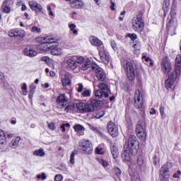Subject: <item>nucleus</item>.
Wrapping results in <instances>:
<instances>
[{
    "instance_id": "f257e3e1",
    "label": "nucleus",
    "mask_w": 181,
    "mask_h": 181,
    "mask_svg": "<svg viewBox=\"0 0 181 181\" xmlns=\"http://www.w3.org/2000/svg\"><path fill=\"white\" fill-rule=\"evenodd\" d=\"M124 151L122 153V158L123 162H129L131 155H136L139 151V141L135 135L131 134L129 136L127 141L125 142L124 146Z\"/></svg>"
},
{
    "instance_id": "f03ea898",
    "label": "nucleus",
    "mask_w": 181,
    "mask_h": 181,
    "mask_svg": "<svg viewBox=\"0 0 181 181\" xmlns=\"http://www.w3.org/2000/svg\"><path fill=\"white\" fill-rule=\"evenodd\" d=\"M177 13V3L173 1L170 11V18H168V22L167 23L166 28L168 33L173 36L176 35V29L177 28V19L176 18V15Z\"/></svg>"
},
{
    "instance_id": "7ed1b4c3",
    "label": "nucleus",
    "mask_w": 181,
    "mask_h": 181,
    "mask_svg": "<svg viewBox=\"0 0 181 181\" xmlns=\"http://www.w3.org/2000/svg\"><path fill=\"white\" fill-rule=\"evenodd\" d=\"M122 66L126 71L127 78L130 81V85L134 86V81H135V76L136 73V66L130 62H127L126 64L122 65Z\"/></svg>"
},
{
    "instance_id": "20e7f679",
    "label": "nucleus",
    "mask_w": 181,
    "mask_h": 181,
    "mask_svg": "<svg viewBox=\"0 0 181 181\" xmlns=\"http://www.w3.org/2000/svg\"><path fill=\"white\" fill-rule=\"evenodd\" d=\"M43 40L42 42L37 45V49L40 50V52H49L52 47V45H53L54 42H57L59 39L52 35H47L44 37Z\"/></svg>"
},
{
    "instance_id": "39448f33",
    "label": "nucleus",
    "mask_w": 181,
    "mask_h": 181,
    "mask_svg": "<svg viewBox=\"0 0 181 181\" xmlns=\"http://www.w3.org/2000/svg\"><path fill=\"white\" fill-rule=\"evenodd\" d=\"M99 90H97L95 92V96L98 98L99 99L103 98V97H105V98H108L110 97V92L111 91L110 90V88L108 87V84L105 83H101L98 85Z\"/></svg>"
},
{
    "instance_id": "423d86ee",
    "label": "nucleus",
    "mask_w": 181,
    "mask_h": 181,
    "mask_svg": "<svg viewBox=\"0 0 181 181\" xmlns=\"http://www.w3.org/2000/svg\"><path fill=\"white\" fill-rule=\"evenodd\" d=\"M79 149L84 155H91L93 153V144L88 139L81 140L79 141Z\"/></svg>"
},
{
    "instance_id": "0eeeda50",
    "label": "nucleus",
    "mask_w": 181,
    "mask_h": 181,
    "mask_svg": "<svg viewBox=\"0 0 181 181\" xmlns=\"http://www.w3.org/2000/svg\"><path fill=\"white\" fill-rule=\"evenodd\" d=\"M132 26L139 33L144 30V22H142V16L139 14L136 19L133 20Z\"/></svg>"
},
{
    "instance_id": "6e6552de",
    "label": "nucleus",
    "mask_w": 181,
    "mask_h": 181,
    "mask_svg": "<svg viewBox=\"0 0 181 181\" xmlns=\"http://www.w3.org/2000/svg\"><path fill=\"white\" fill-rule=\"evenodd\" d=\"M93 71L95 73V77L98 78L99 81H104L105 78H107V76L105 75V72L103 70V68L100 67L98 65H93L92 66Z\"/></svg>"
},
{
    "instance_id": "1a4fd4ad",
    "label": "nucleus",
    "mask_w": 181,
    "mask_h": 181,
    "mask_svg": "<svg viewBox=\"0 0 181 181\" xmlns=\"http://www.w3.org/2000/svg\"><path fill=\"white\" fill-rule=\"evenodd\" d=\"M181 74H177L175 71L171 72L170 74L168 76V78L165 81V88H171L172 86L175 83V81H176V79L177 77L180 76Z\"/></svg>"
},
{
    "instance_id": "9d476101",
    "label": "nucleus",
    "mask_w": 181,
    "mask_h": 181,
    "mask_svg": "<svg viewBox=\"0 0 181 181\" xmlns=\"http://www.w3.org/2000/svg\"><path fill=\"white\" fill-rule=\"evenodd\" d=\"M69 103V98L66 96V94H60L56 99L57 108L62 110Z\"/></svg>"
},
{
    "instance_id": "9b49d317",
    "label": "nucleus",
    "mask_w": 181,
    "mask_h": 181,
    "mask_svg": "<svg viewBox=\"0 0 181 181\" xmlns=\"http://www.w3.org/2000/svg\"><path fill=\"white\" fill-rule=\"evenodd\" d=\"M142 105H144L142 93L139 89H136L134 93V107L136 108H142Z\"/></svg>"
},
{
    "instance_id": "f8f14e48",
    "label": "nucleus",
    "mask_w": 181,
    "mask_h": 181,
    "mask_svg": "<svg viewBox=\"0 0 181 181\" xmlns=\"http://www.w3.org/2000/svg\"><path fill=\"white\" fill-rule=\"evenodd\" d=\"M76 107L83 112H93L95 110L91 103H79L76 104Z\"/></svg>"
},
{
    "instance_id": "ddd939ff",
    "label": "nucleus",
    "mask_w": 181,
    "mask_h": 181,
    "mask_svg": "<svg viewBox=\"0 0 181 181\" xmlns=\"http://www.w3.org/2000/svg\"><path fill=\"white\" fill-rule=\"evenodd\" d=\"M161 70L165 74H169L172 71V64L168 58L163 59L161 62Z\"/></svg>"
},
{
    "instance_id": "4468645a",
    "label": "nucleus",
    "mask_w": 181,
    "mask_h": 181,
    "mask_svg": "<svg viewBox=\"0 0 181 181\" xmlns=\"http://www.w3.org/2000/svg\"><path fill=\"white\" fill-rule=\"evenodd\" d=\"M8 36L10 37H24L26 36V33L23 30H19V28H14L9 31Z\"/></svg>"
},
{
    "instance_id": "2eb2a0df",
    "label": "nucleus",
    "mask_w": 181,
    "mask_h": 181,
    "mask_svg": "<svg viewBox=\"0 0 181 181\" xmlns=\"http://www.w3.org/2000/svg\"><path fill=\"white\" fill-rule=\"evenodd\" d=\"M107 131L110 135L113 138L115 136H118V129L115 127V124L114 122L110 121L107 125Z\"/></svg>"
},
{
    "instance_id": "dca6fc26",
    "label": "nucleus",
    "mask_w": 181,
    "mask_h": 181,
    "mask_svg": "<svg viewBox=\"0 0 181 181\" xmlns=\"http://www.w3.org/2000/svg\"><path fill=\"white\" fill-rule=\"evenodd\" d=\"M134 169H139L141 172H145L146 169V165L145 164V158L144 156L140 155L137 158V165Z\"/></svg>"
},
{
    "instance_id": "f3484780",
    "label": "nucleus",
    "mask_w": 181,
    "mask_h": 181,
    "mask_svg": "<svg viewBox=\"0 0 181 181\" xmlns=\"http://www.w3.org/2000/svg\"><path fill=\"white\" fill-rule=\"evenodd\" d=\"M49 50L53 56H60L62 54V48L59 47V42L57 41L53 42Z\"/></svg>"
},
{
    "instance_id": "a211bd4d",
    "label": "nucleus",
    "mask_w": 181,
    "mask_h": 181,
    "mask_svg": "<svg viewBox=\"0 0 181 181\" xmlns=\"http://www.w3.org/2000/svg\"><path fill=\"white\" fill-rule=\"evenodd\" d=\"M76 60V56H72L67 59V66L69 69H71V70H76V69H77V67L78 66Z\"/></svg>"
},
{
    "instance_id": "6ab92c4d",
    "label": "nucleus",
    "mask_w": 181,
    "mask_h": 181,
    "mask_svg": "<svg viewBox=\"0 0 181 181\" xmlns=\"http://www.w3.org/2000/svg\"><path fill=\"white\" fill-rule=\"evenodd\" d=\"M170 163H166L163 165H162L160 170V175L162 177H166V176L169 175V169H170Z\"/></svg>"
},
{
    "instance_id": "aec40b11",
    "label": "nucleus",
    "mask_w": 181,
    "mask_h": 181,
    "mask_svg": "<svg viewBox=\"0 0 181 181\" xmlns=\"http://www.w3.org/2000/svg\"><path fill=\"white\" fill-rule=\"evenodd\" d=\"M70 6L72 9H83L84 6V2L81 0H72L70 2Z\"/></svg>"
},
{
    "instance_id": "412c9836",
    "label": "nucleus",
    "mask_w": 181,
    "mask_h": 181,
    "mask_svg": "<svg viewBox=\"0 0 181 181\" xmlns=\"http://www.w3.org/2000/svg\"><path fill=\"white\" fill-rule=\"evenodd\" d=\"M99 56L105 64H108V63H110V54L105 52V50H100Z\"/></svg>"
},
{
    "instance_id": "4be33fe9",
    "label": "nucleus",
    "mask_w": 181,
    "mask_h": 181,
    "mask_svg": "<svg viewBox=\"0 0 181 181\" xmlns=\"http://www.w3.org/2000/svg\"><path fill=\"white\" fill-rule=\"evenodd\" d=\"M93 66H97V64H93V62L90 59H86L81 66V70L86 71V70H88L90 68L93 70Z\"/></svg>"
},
{
    "instance_id": "5701e85b",
    "label": "nucleus",
    "mask_w": 181,
    "mask_h": 181,
    "mask_svg": "<svg viewBox=\"0 0 181 181\" xmlns=\"http://www.w3.org/2000/svg\"><path fill=\"white\" fill-rule=\"evenodd\" d=\"M177 74H181V55H177L175 58V71Z\"/></svg>"
},
{
    "instance_id": "b1692460",
    "label": "nucleus",
    "mask_w": 181,
    "mask_h": 181,
    "mask_svg": "<svg viewBox=\"0 0 181 181\" xmlns=\"http://www.w3.org/2000/svg\"><path fill=\"white\" fill-rule=\"evenodd\" d=\"M29 6L32 11H39V12H42L43 7H42V5L39 4L36 1H30L29 2Z\"/></svg>"
},
{
    "instance_id": "393cba45",
    "label": "nucleus",
    "mask_w": 181,
    "mask_h": 181,
    "mask_svg": "<svg viewBox=\"0 0 181 181\" xmlns=\"http://www.w3.org/2000/svg\"><path fill=\"white\" fill-rule=\"evenodd\" d=\"M6 146V137L5 136V132L0 129V149H4Z\"/></svg>"
},
{
    "instance_id": "a878e982",
    "label": "nucleus",
    "mask_w": 181,
    "mask_h": 181,
    "mask_svg": "<svg viewBox=\"0 0 181 181\" xmlns=\"http://www.w3.org/2000/svg\"><path fill=\"white\" fill-rule=\"evenodd\" d=\"M24 54L28 57H35V56H37V52L28 47L24 49Z\"/></svg>"
},
{
    "instance_id": "bb28decb",
    "label": "nucleus",
    "mask_w": 181,
    "mask_h": 181,
    "mask_svg": "<svg viewBox=\"0 0 181 181\" xmlns=\"http://www.w3.org/2000/svg\"><path fill=\"white\" fill-rule=\"evenodd\" d=\"M125 119L127 125L132 127V118H131V113L129 112V107H126L125 110Z\"/></svg>"
},
{
    "instance_id": "cd10ccee",
    "label": "nucleus",
    "mask_w": 181,
    "mask_h": 181,
    "mask_svg": "<svg viewBox=\"0 0 181 181\" xmlns=\"http://www.w3.org/2000/svg\"><path fill=\"white\" fill-rule=\"evenodd\" d=\"M110 151L114 159H117L119 153L118 152V148L115 144L112 143L110 144Z\"/></svg>"
},
{
    "instance_id": "c85d7f7f",
    "label": "nucleus",
    "mask_w": 181,
    "mask_h": 181,
    "mask_svg": "<svg viewBox=\"0 0 181 181\" xmlns=\"http://www.w3.org/2000/svg\"><path fill=\"white\" fill-rule=\"evenodd\" d=\"M90 42L92 46H101L103 45V41L94 36L90 37Z\"/></svg>"
},
{
    "instance_id": "c756f323",
    "label": "nucleus",
    "mask_w": 181,
    "mask_h": 181,
    "mask_svg": "<svg viewBox=\"0 0 181 181\" xmlns=\"http://www.w3.org/2000/svg\"><path fill=\"white\" fill-rule=\"evenodd\" d=\"M90 104H92L93 109L95 110V108H100V107H103V101L98 100L97 99H93L90 101Z\"/></svg>"
},
{
    "instance_id": "7c9ffc66",
    "label": "nucleus",
    "mask_w": 181,
    "mask_h": 181,
    "mask_svg": "<svg viewBox=\"0 0 181 181\" xmlns=\"http://www.w3.org/2000/svg\"><path fill=\"white\" fill-rule=\"evenodd\" d=\"M19 141H21V137H16V139H13L9 144L10 148H12V149L18 148L19 145Z\"/></svg>"
},
{
    "instance_id": "2f4dec72",
    "label": "nucleus",
    "mask_w": 181,
    "mask_h": 181,
    "mask_svg": "<svg viewBox=\"0 0 181 181\" xmlns=\"http://www.w3.org/2000/svg\"><path fill=\"white\" fill-rule=\"evenodd\" d=\"M169 6H170L169 0H164L163 2V10L164 11V14L169 12Z\"/></svg>"
},
{
    "instance_id": "473e14b6",
    "label": "nucleus",
    "mask_w": 181,
    "mask_h": 181,
    "mask_svg": "<svg viewBox=\"0 0 181 181\" xmlns=\"http://www.w3.org/2000/svg\"><path fill=\"white\" fill-rule=\"evenodd\" d=\"M8 1H9V0H5L3 2L2 6H1L3 11L5 13H9V12H11V7L8 6V5H7Z\"/></svg>"
},
{
    "instance_id": "72a5a7b5",
    "label": "nucleus",
    "mask_w": 181,
    "mask_h": 181,
    "mask_svg": "<svg viewBox=\"0 0 181 181\" xmlns=\"http://www.w3.org/2000/svg\"><path fill=\"white\" fill-rule=\"evenodd\" d=\"M30 90L28 93V98H33V94H35V90H36V86L35 84H32L29 87Z\"/></svg>"
},
{
    "instance_id": "f704fd0d",
    "label": "nucleus",
    "mask_w": 181,
    "mask_h": 181,
    "mask_svg": "<svg viewBox=\"0 0 181 181\" xmlns=\"http://www.w3.org/2000/svg\"><path fill=\"white\" fill-rule=\"evenodd\" d=\"M33 155L35 156H40V157L45 156V150H43V148H40L38 150H35L33 152Z\"/></svg>"
},
{
    "instance_id": "c9c22d12",
    "label": "nucleus",
    "mask_w": 181,
    "mask_h": 181,
    "mask_svg": "<svg viewBox=\"0 0 181 181\" xmlns=\"http://www.w3.org/2000/svg\"><path fill=\"white\" fill-rule=\"evenodd\" d=\"M76 109V105H68L65 109L64 111L65 112H73V111H74V110Z\"/></svg>"
},
{
    "instance_id": "e433bc0d",
    "label": "nucleus",
    "mask_w": 181,
    "mask_h": 181,
    "mask_svg": "<svg viewBox=\"0 0 181 181\" xmlns=\"http://www.w3.org/2000/svg\"><path fill=\"white\" fill-rule=\"evenodd\" d=\"M137 136L139 139H141V141H146V132L144 131V132H139L137 134Z\"/></svg>"
},
{
    "instance_id": "4c0bfd02",
    "label": "nucleus",
    "mask_w": 181,
    "mask_h": 181,
    "mask_svg": "<svg viewBox=\"0 0 181 181\" xmlns=\"http://www.w3.org/2000/svg\"><path fill=\"white\" fill-rule=\"evenodd\" d=\"M69 28L71 32H73L74 35H78V31L76 29V26L74 23H71L69 25Z\"/></svg>"
},
{
    "instance_id": "58836bf2",
    "label": "nucleus",
    "mask_w": 181,
    "mask_h": 181,
    "mask_svg": "<svg viewBox=\"0 0 181 181\" xmlns=\"http://www.w3.org/2000/svg\"><path fill=\"white\" fill-rule=\"evenodd\" d=\"M96 160H98V162L102 165V166H103V168H107L108 166V162H107L106 160H105L103 158H96Z\"/></svg>"
},
{
    "instance_id": "ea45409f",
    "label": "nucleus",
    "mask_w": 181,
    "mask_h": 181,
    "mask_svg": "<svg viewBox=\"0 0 181 181\" xmlns=\"http://www.w3.org/2000/svg\"><path fill=\"white\" fill-rule=\"evenodd\" d=\"M145 132V130H144V126H142V124H138L136 127V134L138 135L139 134V132Z\"/></svg>"
},
{
    "instance_id": "a19ab883",
    "label": "nucleus",
    "mask_w": 181,
    "mask_h": 181,
    "mask_svg": "<svg viewBox=\"0 0 181 181\" xmlns=\"http://www.w3.org/2000/svg\"><path fill=\"white\" fill-rule=\"evenodd\" d=\"M132 181H141V177L138 173H134L132 175Z\"/></svg>"
},
{
    "instance_id": "79ce46f5",
    "label": "nucleus",
    "mask_w": 181,
    "mask_h": 181,
    "mask_svg": "<svg viewBox=\"0 0 181 181\" xmlns=\"http://www.w3.org/2000/svg\"><path fill=\"white\" fill-rule=\"evenodd\" d=\"M76 132H81V131H84V127L81 124H76L74 127Z\"/></svg>"
},
{
    "instance_id": "37998d69",
    "label": "nucleus",
    "mask_w": 181,
    "mask_h": 181,
    "mask_svg": "<svg viewBox=\"0 0 181 181\" xmlns=\"http://www.w3.org/2000/svg\"><path fill=\"white\" fill-rule=\"evenodd\" d=\"M126 37H129L131 39V40H132V42H134V40H136V39H138V35H136V34H135V33H128L126 35Z\"/></svg>"
},
{
    "instance_id": "c03bdc74",
    "label": "nucleus",
    "mask_w": 181,
    "mask_h": 181,
    "mask_svg": "<svg viewBox=\"0 0 181 181\" xmlns=\"http://www.w3.org/2000/svg\"><path fill=\"white\" fill-rule=\"evenodd\" d=\"M77 155V151H74L70 156V163H71V165H74V156Z\"/></svg>"
},
{
    "instance_id": "a18cd8bd",
    "label": "nucleus",
    "mask_w": 181,
    "mask_h": 181,
    "mask_svg": "<svg viewBox=\"0 0 181 181\" xmlns=\"http://www.w3.org/2000/svg\"><path fill=\"white\" fill-rule=\"evenodd\" d=\"M62 85L64 86V87H66L67 86H70V83H71L70 78H65L62 80Z\"/></svg>"
},
{
    "instance_id": "49530a36",
    "label": "nucleus",
    "mask_w": 181,
    "mask_h": 181,
    "mask_svg": "<svg viewBox=\"0 0 181 181\" xmlns=\"http://www.w3.org/2000/svg\"><path fill=\"white\" fill-rule=\"evenodd\" d=\"M76 64H82L86 61V59H84L83 57L76 56Z\"/></svg>"
},
{
    "instance_id": "de8ad7c7",
    "label": "nucleus",
    "mask_w": 181,
    "mask_h": 181,
    "mask_svg": "<svg viewBox=\"0 0 181 181\" xmlns=\"http://www.w3.org/2000/svg\"><path fill=\"white\" fill-rule=\"evenodd\" d=\"M31 32H33V33H40V32H42V29H40V28H37L36 25H34L31 28Z\"/></svg>"
},
{
    "instance_id": "09e8293b",
    "label": "nucleus",
    "mask_w": 181,
    "mask_h": 181,
    "mask_svg": "<svg viewBox=\"0 0 181 181\" xmlns=\"http://www.w3.org/2000/svg\"><path fill=\"white\" fill-rule=\"evenodd\" d=\"M91 95L90 90H85L82 92V97H90Z\"/></svg>"
},
{
    "instance_id": "8fccbe9b",
    "label": "nucleus",
    "mask_w": 181,
    "mask_h": 181,
    "mask_svg": "<svg viewBox=\"0 0 181 181\" xmlns=\"http://www.w3.org/2000/svg\"><path fill=\"white\" fill-rule=\"evenodd\" d=\"M114 172L117 177H121V170L119 169V168L115 167Z\"/></svg>"
},
{
    "instance_id": "3c124183",
    "label": "nucleus",
    "mask_w": 181,
    "mask_h": 181,
    "mask_svg": "<svg viewBox=\"0 0 181 181\" xmlns=\"http://www.w3.org/2000/svg\"><path fill=\"white\" fill-rule=\"evenodd\" d=\"M105 115V112L104 110H102L95 115V118L98 119L100 118H103V117H104Z\"/></svg>"
},
{
    "instance_id": "603ef678",
    "label": "nucleus",
    "mask_w": 181,
    "mask_h": 181,
    "mask_svg": "<svg viewBox=\"0 0 181 181\" xmlns=\"http://www.w3.org/2000/svg\"><path fill=\"white\" fill-rule=\"evenodd\" d=\"M88 126H89L90 129L91 131H93V132H95V134H100V131L95 127H94L91 124H88Z\"/></svg>"
},
{
    "instance_id": "864d4df0",
    "label": "nucleus",
    "mask_w": 181,
    "mask_h": 181,
    "mask_svg": "<svg viewBox=\"0 0 181 181\" xmlns=\"http://www.w3.org/2000/svg\"><path fill=\"white\" fill-rule=\"evenodd\" d=\"M22 90H23V95H28V86L26 83H23L22 86Z\"/></svg>"
},
{
    "instance_id": "5fc2aeb1",
    "label": "nucleus",
    "mask_w": 181,
    "mask_h": 181,
    "mask_svg": "<svg viewBox=\"0 0 181 181\" xmlns=\"http://www.w3.org/2000/svg\"><path fill=\"white\" fill-rule=\"evenodd\" d=\"M110 45H111V47H112L113 50H115V52H117V50H118V48L117 47V43L115 42V41L112 40L110 41Z\"/></svg>"
},
{
    "instance_id": "6e6d98bb",
    "label": "nucleus",
    "mask_w": 181,
    "mask_h": 181,
    "mask_svg": "<svg viewBox=\"0 0 181 181\" xmlns=\"http://www.w3.org/2000/svg\"><path fill=\"white\" fill-rule=\"evenodd\" d=\"M37 178L42 179V180H46V179H47V176H46L45 173H42V175H37Z\"/></svg>"
},
{
    "instance_id": "4d7b16f0",
    "label": "nucleus",
    "mask_w": 181,
    "mask_h": 181,
    "mask_svg": "<svg viewBox=\"0 0 181 181\" xmlns=\"http://www.w3.org/2000/svg\"><path fill=\"white\" fill-rule=\"evenodd\" d=\"M180 175H181V171L180 170H177L176 173H175L173 175V177H174V179H179L180 177Z\"/></svg>"
},
{
    "instance_id": "13d9d810",
    "label": "nucleus",
    "mask_w": 181,
    "mask_h": 181,
    "mask_svg": "<svg viewBox=\"0 0 181 181\" xmlns=\"http://www.w3.org/2000/svg\"><path fill=\"white\" fill-rule=\"evenodd\" d=\"M63 180V175L57 174L54 177V181H62Z\"/></svg>"
},
{
    "instance_id": "bf43d9fd",
    "label": "nucleus",
    "mask_w": 181,
    "mask_h": 181,
    "mask_svg": "<svg viewBox=\"0 0 181 181\" xmlns=\"http://www.w3.org/2000/svg\"><path fill=\"white\" fill-rule=\"evenodd\" d=\"M95 153H97V155H104V151H103V148L97 147L95 148Z\"/></svg>"
},
{
    "instance_id": "052dcab7",
    "label": "nucleus",
    "mask_w": 181,
    "mask_h": 181,
    "mask_svg": "<svg viewBox=\"0 0 181 181\" xmlns=\"http://www.w3.org/2000/svg\"><path fill=\"white\" fill-rule=\"evenodd\" d=\"M48 128L51 129V131H54V129H56V126L54 124V122H51L48 124Z\"/></svg>"
},
{
    "instance_id": "680f3d73",
    "label": "nucleus",
    "mask_w": 181,
    "mask_h": 181,
    "mask_svg": "<svg viewBox=\"0 0 181 181\" xmlns=\"http://www.w3.org/2000/svg\"><path fill=\"white\" fill-rule=\"evenodd\" d=\"M83 88H84V86H83V83L78 84V88H77L78 93H81Z\"/></svg>"
},
{
    "instance_id": "e2e57ef3",
    "label": "nucleus",
    "mask_w": 181,
    "mask_h": 181,
    "mask_svg": "<svg viewBox=\"0 0 181 181\" xmlns=\"http://www.w3.org/2000/svg\"><path fill=\"white\" fill-rule=\"evenodd\" d=\"M160 114L163 118L165 117V107L163 106L160 107Z\"/></svg>"
},
{
    "instance_id": "0e129e2a",
    "label": "nucleus",
    "mask_w": 181,
    "mask_h": 181,
    "mask_svg": "<svg viewBox=\"0 0 181 181\" xmlns=\"http://www.w3.org/2000/svg\"><path fill=\"white\" fill-rule=\"evenodd\" d=\"M111 6H110V9L112 11H115V3L112 1V0H110Z\"/></svg>"
},
{
    "instance_id": "69168bd1",
    "label": "nucleus",
    "mask_w": 181,
    "mask_h": 181,
    "mask_svg": "<svg viewBox=\"0 0 181 181\" xmlns=\"http://www.w3.org/2000/svg\"><path fill=\"white\" fill-rule=\"evenodd\" d=\"M150 114L151 115H155V114H156V110H155V108H151L150 111Z\"/></svg>"
},
{
    "instance_id": "338daca9",
    "label": "nucleus",
    "mask_w": 181,
    "mask_h": 181,
    "mask_svg": "<svg viewBox=\"0 0 181 181\" xmlns=\"http://www.w3.org/2000/svg\"><path fill=\"white\" fill-rule=\"evenodd\" d=\"M42 62H47V60H49V58L47 57H42L41 58Z\"/></svg>"
},
{
    "instance_id": "774afa93",
    "label": "nucleus",
    "mask_w": 181,
    "mask_h": 181,
    "mask_svg": "<svg viewBox=\"0 0 181 181\" xmlns=\"http://www.w3.org/2000/svg\"><path fill=\"white\" fill-rule=\"evenodd\" d=\"M143 59H144L145 62H150L151 60V58L146 56L143 57Z\"/></svg>"
}]
</instances>
